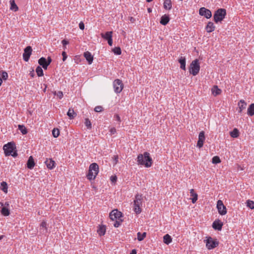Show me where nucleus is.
<instances>
[{"instance_id": "nucleus-29", "label": "nucleus", "mask_w": 254, "mask_h": 254, "mask_svg": "<svg viewBox=\"0 0 254 254\" xmlns=\"http://www.w3.org/2000/svg\"><path fill=\"white\" fill-rule=\"evenodd\" d=\"M10 9L14 11H17L18 10L17 5L15 3L14 0H10Z\"/></svg>"}, {"instance_id": "nucleus-23", "label": "nucleus", "mask_w": 254, "mask_h": 254, "mask_svg": "<svg viewBox=\"0 0 254 254\" xmlns=\"http://www.w3.org/2000/svg\"><path fill=\"white\" fill-rule=\"evenodd\" d=\"M190 196H192V198H191V201L193 203H194L197 200V194L194 192L193 189H191L190 190Z\"/></svg>"}, {"instance_id": "nucleus-8", "label": "nucleus", "mask_w": 254, "mask_h": 254, "mask_svg": "<svg viewBox=\"0 0 254 254\" xmlns=\"http://www.w3.org/2000/svg\"><path fill=\"white\" fill-rule=\"evenodd\" d=\"M110 219L113 220L122 219V213L117 209L112 210L109 215Z\"/></svg>"}, {"instance_id": "nucleus-31", "label": "nucleus", "mask_w": 254, "mask_h": 254, "mask_svg": "<svg viewBox=\"0 0 254 254\" xmlns=\"http://www.w3.org/2000/svg\"><path fill=\"white\" fill-rule=\"evenodd\" d=\"M239 113H241L242 111L246 108L247 104L243 100H240V102L239 103Z\"/></svg>"}, {"instance_id": "nucleus-46", "label": "nucleus", "mask_w": 254, "mask_h": 254, "mask_svg": "<svg viewBox=\"0 0 254 254\" xmlns=\"http://www.w3.org/2000/svg\"><path fill=\"white\" fill-rule=\"evenodd\" d=\"M54 94L55 95H57L60 99H62L63 97V92L61 91H59L57 92L55 91Z\"/></svg>"}, {"instance_id": "nucleus-34", "label": "nucleus", "mask_w": 254, "mask_h": 254, "mask_svg": "<svg viewBox=\"0 0 254 254\" xmlns=\"http://www.w3.org/2000/svg\"><path fill=\"white\" fill-rule=\"evenodd\" d=\"M230 135L233 138H236L239 135V131L237 128H234L232 131L230 132Z\"/></svg>"}, {"instance_id": "nucleus-44", "label": "nucleus", "mask_w": 254, "mask_h": 254, "mask_svg": "<svg viewBox=\"0 0 254 254\" xmlns=\"http://www.w3.org/2000/svg\"><path fill=\"white\" fill-rule=\"evenodd\" d=\"M85 125L88 128H91V123L89 119H85Z\"/></svg>"}, {"instance_id": "nucleus-59", "label": "nucleus", "mask_w": 254, "mask_h": 254, "mask_svg": "<svg viewBox=\"0 0 254 254\" xmlns=\"http://www.w3.org/2000/svg\"><path fill=\"white\" fill-rule=\"evenodd\" d=\"M4 206H5L6 207L9 206V203L8 202H5V203H4Z\"/></svg>"}, {"instance_id": "nucleus-27", "label": "nucleus", "mask_w": 254, "mask_h": 254, "mask_svg": "<svg viewBox=\"0 0 254 254\" xmlns=\"http://www.w3.org/2000/svg\"><path fill=\"white\" fill-rule=\"evenodd\" d=\"M172 2L171 0H165L164 2V8L170 10L172 8Z\"/></svg>"}, {"instance_id": "nucleus-48", "label": "nucleus", "mask_w": 254, "mask_h": 254, "mask_svg": "<svg viewBox=\"0 0 254 254\" xmlns=\"http://www.w3.org/2000/svg\"><path fill=\"white\" fill-rule=\"evenodd\" d=\"M117 178L116 176H112L110 178V180L113 183H115L117 181Z\"/></svg>"}, {"instance_id": "nucleus-1", "label": "nucleus", "mask_w": 254, "mask_h": 254, "mask_svg": "<svg viewBox=\"0 0 254 254\" xmlns=\"http://www.w3.org/2000/svg\"><path fill=\"white\" fill-rule=\"evenodd\" d=\"M138 165L144 166L146 168L150 167L152 164V159L148 152H145L143 154H139L137 156Z\"/></svg>"}, {"instance_id": "nucleus-10", "label": "nucleus", "mask_w": 254, "mask_h": 254, "mask_svg": "<svg viewBox=\"0 0 254 254\" xmlns=\"http://www.w3.org/2000/svg\"><path fill=\"white\" fill-rule=\"evenodd\" d=\"M217 208L220 215H224L227 213L226 207L221 200H218L217 202Z\"/></svg>"}, {"instance_id": "nucleus-30", "label": "nucleus", "mask_w": 254, "mask_h": 254, "mask_svg": "<svg viewBox=\"0 0 254 254\" xmlns=\"http://www.w3.org/2000/svg\"><path fill=\"white\" fill-rule=\"evenodd\" d=\"M67 115L70 119H72L76 116V113L74 111L73 109L70 108L67 113Z\"/></svg>"}, {"instance_id": "nucleus-56", "label": "nucleus", "mask_w": 254, "mask_h": 254, "mask_svg": "<svg viewBox=\"0 0 254 254\" xmlns=\"http://www.w3.org/2000/svg\"><path fill=\"white\" fill-rule=\"evenodd\" d=\"M47 62L48 64L49 65L51 64V63L52 62V59L50 57H48Z\"/></svg>"}, {"instance_id": "nucleus-2", "label": "nucleus", "mask_w": 254, "mask_h": 254, "mask_svg": "<svg viewBox=\"0 0 254 254\" xmlns=\"http://www.w3.org/2000/svg\"><path fill=\"white\" fill-rule=\"evenodd\" d=\"M3 149L5 156L11 155L14 157L17 156L16 151L14 150L16 149L15 145L12 142H8L4 145Z\"/></svg>"}, {"instance_id": "nucleus-3", "label": "nucleus", "mask_w": 254, "mask_h": 254, "mask_svg": "<svg viewBox=\"0 0 254 254\" xmlns=\"http://www.w3.org/2000/svg\"><path fill=\"white\" fill-rule=\"evenodd\" d=\"M99 172V166L96 163H92L89 168L87 178L89 180H94Z\"/></svg>"}, {"instance_id": "nucleus-50", "label": "nucleus", "mask_w": 254, "mask_h": 254, "mask_svg": "<svg viewBox=\"0 0 254 254\" xmlns=\"http://www.w3.org/2000/svg\"><path fill=\"white\" fill-rule=\"evenodd\" d=\"M79 27L81 30H83L84 29V24L83 22H80L79 24Z\"/></svg>"}, {"instance_id": "nucleus-6", "label": "nucleus", "mask_w": 254, "mask_h": 254, "mask_svg": "<svg viewBox=\"0 0 254 254\" xmlns=\"http://www.w3.org/2000/svg\"><path fill=\"white\" fill-rule=\"evenodd\" d=\"M200 70V65L198 59L193 60L190 64V72L195 76L198 74Z\"/></svg>"}, {"instance_id": "nucleus-38", "label": "nucleus", "mask_w": 254, "mask_h": 254, "mask_svg": "<svg viewBox=\"0 0 254 254\" xmlns=\"http://www.w3.org/2000/svg\"><path fill=\"white\" fill-rule=\"evenodd\" d=\"M36 72L38 76H42L44 75L43 70L41 66H38L36 68Z\"/></svg>"}, {"instance_id": "nucleus-25", "label": "nucleus", "mask_w": 254, "mask_h": 254, "mask_svg": "<svg viewBox=\"0 0 254 254\" xmlns=\"http://www.w3.org/2000/svg\"><path fill=\"white\" fill-rule=\"evenodd\" d=\"M221 92V89L218 88L217 86L215 85L212 88V94L216 96L217 95H219Z\"/></svg>"}, {"instance_id": "nucleus-18", "label": "nucleus", "mask_w": 254, "mask_h": 254, "mask_svg": "<svg viewBox=\"0 0 254 254\" xmlns=\"http://www.w3.org/2000/svg\"><path fill=\"white\" fill-rule=\"evenodd\" d=\"M45 163L47 168L49 169H52L55 167L56 163L52 159H47L45 161Z\"/></svg>"}, {"instance_id": "nucleus-39", "label": "nucleus", "mask_w": 254, "mask_h": 254, "mask_svg": "<svg viewBox=\"0 0 254 254\" xmlns=\"http://www.w3.org/2000/svg\"><path fill=\"white\" fill-rule=\"evenodd\" d=\"M0 75L1 79L6 80L8 77L7 73L5 71H0Z\"/></svg>"}, {"instance_id": "nucleus-53", "label": "nucleus", "mask_w": 254, "mask_h": 254, "mask_svg": "<svg viewBox=\"0 0 254 254\" xmlns=\"http://www.w3.org/2000/svg\"><path fill=\"white\" fill-rule=\"evenodd\" d=\"M115 118L116 119V121L120 122H121V118L118 115H117V114L115 115Z\"/></svg>"}, {"instance_id": "nucleus-62", "label": "nucleus", "mask_w": 254, "mask_h": 254, "mask_svg": "<svg viewBox=\"0 0 254 254\" xmlns=\"http://www.w3.org/2000/svg\"><path fill=\"white\" fill-rule=\"evenodd\" d=\"M118 156H116V157H115V160H116V162H117V161H118Z\"/></svg>"}, {"instance_id": "nucleus-45", "label": "nucleus", "mask_w": 254, "mask_h": 254, "mask_svg": "<svg viewBox=\"0 0 254 254\" xmlns=\"http://www.w3.org/2000/svg\"><path fill=\"white\" fill-rule=\"evenodd\" d=\"M123 219L116 220L115 222L113 224L114 226L116 228L118 227L121 225Z\"/></svg>"}, {"instance_id": "nucleus-7", "label": "nucleus", "mask_w": 254, "mask_h": 254, "mask_svg": "<svg viewBox=\"0 0 254 254\" xmlns=\"http://www.w3.org/2000/svg\"><path fill=\"white\" fill-rule=\"evenodd\" d=\"M113 86L115 92L116 93H120L123 89L124 84L121 80L117 79L113 82Z\"/></svg>"}, {"instance_id": "nucleus-51", "label": "nucleus", "mask_w": 254, "mask_h": 254, "mask_svg": "<svg viewBox=\"0 0 254 254\" xmlns=\"http://www.w3.org/2000/svg\"><path fill=\"white\" fill-rule=\"evenodd\" d=\"M62 56H63V61H65V60L67 58V55L65 52H63L62 53Z\"/></svg>"}, {"instance_id": "nucleus-28", "label": "nucleus", "mask_w": 254, "mask_h": 254, "mask_svg": "<svg viewBox=\"0 0 254 254\" xmlns=\"http://www.w3.org/2000/svg\"><path fill=\"white\" fill-rule=\"evenodd\" d=\"M247 113L248 115L250 116H253L254 115V104L252 103L251 104L248 109V112Z\"/></svg>"}, {"instance_id": "nucleus-47", "label": "nucleus", "mask_w": 254, "mask_h": 254, "mask_svg": "<svg viewBox=\"0 0 254 254\" xmlns=\"http://www.w3.org/2000/svg\"><path fill=\"white\" fill-rule=\"evenodd\" d=\"M102 110H103V107L100 106H96L94 109V111L96 112H101L102 111Z\"/></svg>"}, {"instance_id": "nucleus-58", "label": "nucleus", "mask_w": 254, "mask_h": 254, "mask_svg": "<svg viewBox=\"0 0 254 254\" xmlns=\"http://www.w3.org/2000/svg\"><path fill=\"white\" fill-rule=\"evenodd\" d=\"M130 254H136V251L135 249H133L131 251Z\"/></svg>"}, {"instance_id": "nucleus-52", "label": "nucleus", "mask_w": 254, "mask_h": 254, "mask_svg": "<svg viewBox=\"0 0 254 254\" xmlns=\"http://www.w3.org/2000/svg\"><path fill=\"white\" fill-rule=\"evenodd\" d=\"M110 131L112 134H114L116 132V129L115 127H112Z\"/></svg>"}, {"instance_id": "nucleus-32", "label": "nucleus", "mask_w": 254, "mask_h": 254, "mask_svg": "<svg viewBox=\"0 0 254 254\" xmlns=\"http://www.w3.org/2000/svg\"><path fill=\"white\" fill-rule=\"evenodd\" d=\"M163 242L166 244H169L172 242V238L169 234H166L163 237Z\"/></svg>"}, {"instance_id": "nucleus-33", "label": "nucleus", "mask_w": 254, "mask_h": 254, "mask_svg": "<svg viewBox=\"0 0 254 254\" xmlns=\"http://www.w3.org/2000/svg\"><path fill=\"white\" fill-rule=\"evenodd\" d=\"M1 214L5 216H8L10 214L8 208L5 206H3L1 210Z\"/></svg>"}, {"instance_id": "nucleus-35", "label": "nucleus", "mask_w": 254, "mask_h": 254, "mask_svg": "<svg viewBox=\"0 0 254 254\" xmlns=\"http://www.w3.org/2000/svg\"><path fill=\"white\" fill-rule=\"evenodd\" d=\"M18 128L23 135H25L27 133V130L23 125H19L18 126Z\"/></svg>"}, {"instance_id": "nucleus-37", "label": "nucleus", "mask_w": 254, "mask_h": 254, "mask_svg": "<svg viewBox=\"0 0 254 254\" xmlns=\"http://www.w3.org/2000/svg\"><path fill=\"white\" fill-rule=\"evenodd\" d=\"M1 190L5 193L7 192V185L5 182L1 183Z\"/></svg>"}, {"instance_id": "nucleus-43", "label": "nucleus", "mask_w": 254, "mask_h": 254, "mask_svg": "<svg viewBox=\"0 0 254 254\" xmlns=\"http://www.w3.org/2000/svg\"><path fill=\"white\" fill-rule=\"evenodd\" d=\"M220 162H221V160L220 159V158L218 156H215L212 158V163L217 164V163H220Z\"/></svg>"}, {"instance_id": "nucleus-36", "label": "nucleus", "mask_w": 254, "mask_h": 254, "mask_svg": "<svg viewBox=\"0 0 254 254\" xmlns=\"http://www.w3.org/2000/svg\"><path fill=\"white\" fill-rule=\"evenodd\" d=\"M137 240L139 241H141L146 237V232H144V233L141 234L140 232H138L137 234Z\"/></svg>"}, {"instance_id": "nucleus-14", "label": "nucleus", "mask_w": 254, "mask_h": 254, "mask_svg": "<svg viewBox=\"0 0 254 254\" xmlns=\"http://www.w3.org/2000/svg\"><path fill=\"white\" fill-rule=\"evenodd\" d=\"M223 226V223L220 220H215L212 224V227L215 230H221Z\"/></svg>"}, {"instance_id": "nucleus-26", "label": "nucleus", "mask_w": 254, "mask_h": 254, "mask_svg": "<svg viewBox=\"0 0 254 254\" xmlns=\"http://www.w3.org/2000/svg\"><path fill=\"white\" fill-rule=\"evenodd\" d=\"M112 33H113L112 31H108L106 32L105 33H101V35L103 38L105 39L106 40H108V39L112 38Z\"/></svg>"}, {"instance_id": "nucleus-11", "label": "nucleus", "mask_w": 254, "mask_h": 254, "mask_svg": "<svg viewBox=\"0 0 254 254\" xmlns=\"http://www.w3.org/2000/svg\"><path fill=\"white\" fill-rule=\"evenodd\" d=\"M199 14L201 16H203L207 19L210 18L212 16V13L211 11L204 7H201L199 9Z\"/></svg>"}, {"instance_id": "nucleus-41", "label": "nucleus", "mask_w": 254, "mask_h": 254, "mask_svg": "<svg viewBox=\"0 0 254 254\" xmlns=\"http://www.w3.org/2000/svg\"><path fill=\"white\" fill-rule=\"evenodd\" d=\"M247 206L251 209L254 208V202L252 200H248L247 201Z\"/></svg>"}, {"instance_id": "nucleus-60", "label": "nucleus", "mask_w": 254, "mask_h": 254, "mask_svg": "<svg viewBox=\"0 0 254 254\" xmlns=\"http://www.w3.org/2000/svg\"><path fill=\"white\" fill-rule=\"evenodd\" d=\"M147 10H148V12H151L152 11V10L150 8H148Z\"/></svg>"}, {"instance_id": "nucleus-17", "label": "nucleus", "mask_w": 254, "mask_h": 254, "mask_svg": "<svg viewBox=\"0 0 254 254\" xmlns=\"http://www.w3.org/2000/svg\"><path fill=\"white\" fill-rule=\"evenodd\" d=\"M40 232L43 234H45L47 233V222L45 221H43L40 226Z\"/></svg>"}, {"instance_id": "nucleus-12", "label": "nucleus", "mask_w": 254, "mask_h": 254, "mask_svg": "<svg viewBox=\"0 0 254 254\" xmlns=\"http://www.w3.org/2000/svg\"><path fill=\"white\" fill-rule=\"evenodd\" d=\"M32 49L31 46L26 47L24 50L23 58L25 62H28L32 54Z\"/></svg>"}, {"instance_id": "nucleus-4", "label": "nucleus", "mask_w": 254, "mask_h": 254, "mask_svg": "<svg viewBox=\"0 0 254 254\" xmlns=\"http://www.w3.org/2000/svg\"><path fill=\"white\" fill-rule=\"evenodd\" d=\"M226 15V10L224 8H219L216 10L213 15L214 21L215 23L222 21Z\"/></svg>"}, {"instance_id": "nucleus-9", "label": "nucleus", "mask_w": 254, "mask_h": 254, "mask_svg": "<svg viewBox=\"0 0 254 254\" xmlns=\"http://www.w3.org/2000/svg\"><path fill=\"white\" fill-rule=\"evenodd\" d=\"M219 245V243L216 240H213L212 238L209 237L206 240V246L208 249H213Z\"/></svg>"}, {"instance_id": "nucleus-21", "label": "nucleus", "mask_w": 254, "mask_h": 254, "mask_svg": "<svg viewBox=\"0 0 254 254\" xmlns=\"http://www.w3.org/2000/svg\"><path fill=\"white\" fill-rule=\"evenodd\" d=\"M169 20L170 18L169 16L166 14H165L161 17L160 22L161 24L163 25H166L169 22Z\"/></svg>"}, {"instance_id": "nucleus-49", "label": "nucleus", "mask_w": 254, "mask_h": 254, "mask_svg": "<svg viewBox=\"0 0 254 254\" xmlns=\"http://www.w3.org/2000/svg\"><path fill=\"white\" fill-rule=\"evenodd\" d=\"M62 43L63 45V46L64 47V49H65V45L68 44L69 42L68 41L64 39L62 41Z\"/></svg>"}, {"instance_id": "nucleus-13", "label": "nucleus", "mask_w": 254, "mask_h": 254, "mask_svg": "<svg viewBox=\"0 0 254 254\" xmlns=\"http://www.w3.org/2000/svg\"><path fill=\"white\" fill-rule=\"evenodd\" d=\"M205 140V135L204 132L203 131H201L198 135V140L197 143V146L199 148H201L202 147L203 145V142Z\"/></svg>"}, {"instance_id": "nucleus-19", "label": "nucleus", "mask_w": 254, "mask_h": 254, "mask_svg": "<svg viewBox=\"0 0 254 254\" xmlns=\"http://www.w3.org/2000/svg\"><path fill=\"white\" fill-rule=\"evenodd\" d=\"M179 63L180 64V68L183 70H186V59L185 57L181 56L178 60Z\"/></svg>"}, {"instance_id": "nucleus-15", "label": "nucleus", "mask_w": 254, "mask_h": 254, "mask_svg": "<svg viewBox=\"0 0 254 254\" xmlns=\"http://www.w3.org/2000/svg\"><path fill=\"white\" fill-rule=\"evenodd\" d=\"M38 64L45 69H47L49 65V64H48L47 60L44 57H42L39 59Z\"/></svg>"}, {"instance_id": "nucleus-57", "label": "nucleus", "mask_w": 254, "mask_h": 254, "mask_svg": "<svg viewBox=\"0 0 254 254\" xmlns=\"http://www.w3.org/2000/svg\"><path fill=\"white\" fill-rule=\"evenodd\" d=\"M129 20L131 23H134L135 21V19L133 17H130Z\"/></svg>"}, {"instance_id": "nucleus-55", "label": "nucleus", "mask_w": 254, "mask_h": 254, "mask_svg": "<svg viewBox=\"0 0 254 254\" xmlns=\"http://www.w3.org/2000/svg\"><path fill=\"white\" fill-rule=\"evenodd\" d=\"M29 75H30L31 77H34V76H35V73H34V69H32L31 71H30V73H29Z\"/></svg>"}, {"instance_id": "nucleus-5", "label": "nucleus", "mask_w": 254, "mask_h": 254, "mask_svg": "<svg viewBox=\"0 0 254 254\" xmlns=\"http://www.w3.org/2000/svg\"><path fill=\"white\" fill-rule=\"evenodd\" d=\"M142 196L141 194H136L135 196L134 200V211L137 214H139L141 212L140 206L142 205Z\"/></svg>"}, {"instance_id": "nucleus-63", "label": "nucleus", "mask_w": 254, "mask_h": 254, "mask_svg": "<svg viewBox=\"0 0 254 254\" xmlns=\"http://www.w3.org/2000/svg\"><path fill=\"white\" fill-rule=\"evenodd\" d=\"M153 0H146V1L148 2L152 1Z\"/></svg>"}, {"instance_id": "nucleus-61", "label": "nucleus", "mask_w": 254, "mask_h": 254, "mask_svg": "<svg viewBox=\"0 0 254 254\" xmlns=\"http://www.w3.org/2000/svg\"><path fill=\"white\" fill-rule=\"evenodd\" d=\"M4 237V236L3 235L0 236V240H1Z\"/></svg>"}, {"instance_id": "nucleus-40", "label": "nucleus", "mask_w": 254, "mask_h": 254, "mask_svg": "<svg viewBox=\"0 0 254 254\" xmlns=\"http://www.w3.org/2000/svg\"><path fill=\"white\" fill-rule=\"evenodd\" d=\"M52 134L54 137H58L60 134V131L59 129L54 128L52 130Z\"/></svg>"}, {"instance_id": "nucleus-22", "label": "nucleus", "mask_w": 254, "mask_h": 254, "mask_svg": "<svg viewBox=\"0 0 254 254\" xmlns=\"http://www.w3.org/2000/svg\"><path fill=\"white\" fill-rule=\"evenodd\" d=\"M205 29H206V31L208 33L213 31L215 29V26H214L213 23L212 22H208V23L205 27Z\"/></svg>"}, {"instance_id": "nucleus-16", "label": "nucleus", "mask_w": 254, "mask_h": 254, "mask_svg": "<svg viewBox=\"0 0 254 254\" xmlns=\"http://www.w3.org/2000/svg\"><path fill=\"white\" fill-rule=\"evenodd\" d=\"M83 55L88 64H91L93 60V57L91 54L89 52L87 51L84 53Z\"/></svg>"}, {"instance_id": "nucleus-20", "label": "nucleus", "mask_w": 254, "mask_h": 254, "mask_svg": "<svg viewBox=\"0 0 254 254\" xmlns=\"http://www.w3.org/2000/svg\"><path fill=\"white\" fill-rule=\"evenodd\" d=\"M35 166V162L34 159L32 156H30L27 162V167L28 169H32Z\"/></svg>"}, {"instance_id": "nucleus-54", "label": "nucleus", "mask_w": 254, "mask_h": 254, "mask_svg": "<svg viewBox=\"0 0 254 254\" xmlns=\"http://www.w3.org/2000/svg\"><path fill=\"white\" fill-rule=\"evenodd\" d=\"M108 41V43L110 46H112L113 44L112 38H110L107 40Z\"/></svg>"}, {"instance_id": "nucleus-42", "label": "nucleus", "mask_w": 254, "mask_h": 254, "mask_svg": "<svg viewBox=\"0 0 254 254\" xmlns=\"http://www.w3.org/2000/svg\"><path fill=\"white\" fill-rule=\"evenodd\" d=\"M113 52L115 54L120 55L121 54V49L119 47H115L113 49Z\"/></svg>"}, {"instance_id": "nucleus-64", "label": "nucleus", "mask_w": 254, "mask_h": 254, "mask_svg": "<svg viewBox=\"0 0 254 254\" xmlns=\"http://www.w3.org/2000/svg\"><path fill=\"white\" fill-rule=\"evenodd\" d=\"M46 86L45 87V88L44 89V91L45 92L46 91Z\"/></svg>"}, {"instance_id": "nucleus-24", "label": "nucleus", "mask_w": 254, "mask_h": 254, "mask_svg": "<svg viewBox=\"0 0 254 254\" xmlns=\"http://www.w3.org/2000/svg\"><path fill=\"white\" fill-rule=\"evenodd\" d=\"M97 232L100 236L104 235L106 232L105 226H99V228L97 230Z\"/></svg>"}]
</instances>
